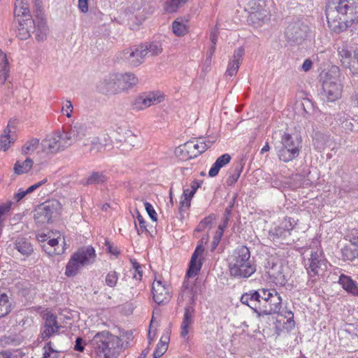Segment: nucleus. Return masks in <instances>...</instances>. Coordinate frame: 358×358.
I'll list each match as a JSON object with an SVG mask.
<instances>
[{"instance_id": "nucleus-23", "label": "nucleus", "mask_w": 358, "mask_h": 358, "mask_svg": "<svg viewBox=\"0 0 358 358\" xmlns=\"http://www.w3.org/2000/svg\"><path fill=\"white\" fill-rule=\"evenodd\" d=\"M55 212V208L50 203L46 202L38 208L34 217L38 222H49Z\"/></svg>"}, {"instance_id": "nucleus-26", "label": "nucleus", "mask_w": 358, "mask_h": 358, "mask_svg": "<svg viewBox=\"0 0 358 358\" xmlns=\"http://www.w3.org/2000/svg\"><path fill=\"white\" fill-rule=\"evenodd\" d=\"M18 24V36H20L22 40L27 39L30 37L31 34L35 33L36 30V22L34 19L22 21L21 23Z\"/></svg>"}, {"instance_id": "nucleus-57", "label": "nucleus", "mask_w": 358, "mask_h": 358, "mask_svg": "<svg viewBox=\"0 0 358 358\" xmlns=\"http://www.w3.org/2000/svg\"><path fill=\"white\" fill-rule=\"evenodd\" d=\"M144 206H145V210H146L148 214L149 215L150 217L151 218V220L152 221H157V213L155 212L154 208L152 207V206L147 201L144 203Z\"/></svg>"}, {"instance_id": "nucleus-43", "label": "nucleus", "mask_w": 358, "mask_h": 358, "mask_svg": "<svg viewBox=\"0 0 358 358\" xmlns=\"http://www.w3.org/2000/svg\"><path fill=\"white\" fill-rule=\"evenodd\" d=\"M10 129H8V126L4 129L3 134L0 136V145L1 148L3 150V151H6L10 147V143L14 142V138H12L10 136Z\"/></svg>"}, {"instance_id": "nucleus-6", "label": "nucleus", "mask_w": 358, "mask_h": 358, "mask_svg": "<svg viewBox=\"0 0 358 358\" xmlns=\"http://www.w3.org/2000/svg\"><path fill=\"white\" fill-rule=\"evenodd\" d=\"M281 136L282 147L278 151V157L281 161L288 162L296 158L302 147V138L296 134H287L284 132Z\"/></svg>"}, {"instance_id": "nucleus-33", "label": "nucleus", "mask_w": 358, "mask_h": 358, "mask_svg": "<svg viewBox=\"0 0 358 358\" xmlns=\"http://www.w3.org/2000/svg\"><path fill=\"white\" fill-rule=\"evenodd\" d=\"M230 160L231 156L229 154H224L219 157L210 168L208 172L209 176L212 178L216 176L220 169L229 163Z\"/></svg>"}, {"instance_id": "nucleus-18", "label": "nucleus", "mask_w": 358, "mask_h": 358, "mask_svg": "<svg viewBox=\"0 0 358 358\" xmlns=\"http://www.w3.org/2000/svg\"><path fill=\"white\" fill-rule=\"evenodd\" d=\"M270 282L279 286L285 285L287 282L283 273L282 264L278 259L275 262L272 259V266L270 267Z\"/></svg>"}, {"instance_id": "nucleus-50", "label": "nucleus", "mask_w": 358, "mask_h": 358, "mask_svg": "<svg viewBox=\"0 0 358 358\" xmlns=\"http://www.w3.org/2000/svg\"><path fill=\"white\" fill-rule=\"evenodd\" d=\"M189 189L183 190V194L180 201V211L188 209L190 206V201L192 196L188 194Z\"/></svg>"}, {"instance_id": "nucleus-42", "label": "nucleus", "mask_w": 358, "mask_h": 358, "mask_svg": "<svg viewBox=\"0 0 358 358\" xmlns=\"http://www.w3.org/2000/svg\"><path fill=\"white\" fill-rule=\"evenodd\" d=\"M123 137V141L128 148L131 149L134 147H136L140 143L139 138L130 130L126 131Z\"/></svg>"}, {"instance_id": "nucleus-61", "label": "nucleus", "mask_w": 358, "mask_h": 358, "mask_svg": "<svg viewBox=\"0 0 358 358\" xmlns=\"http://www.w3.org/2000/svg\"><path fill=\"white\" fill-rule=\"evenodd\" d=\"M48 181L47 178H44L43 180H42L41 181L33 185H31L29 187H28L26 190H25V194H30L31 192H33L34 190H36V189H38V187H40L41 186H42L43 185H44L45 183H46Z\"/></svg>"}, {"instance_id": "nucleus-10", "label": "nucleus", "mask_w": 358, "mask_h": 358, "mask_svg": "<svg viewBox=\"0 0 358 358\" xmlns=\"http://www.w3.org/2000/svg\"><path fill=\"white\" fill-rule=\"evenodd\" d=\"M152 294L155 302L159 305L166 303L171 299L169 286L159 280H155L152 283Z\"/></svg>"}, {"instance_id": "nucleus-59", "label": "nucleus", "mask_w": 358, "mask_h": 358, "mask_svg": "<svg viewBox=\"0 0 358 358\" xmlns=\"http://www.w3.org/2000/svg\"><path fill=\"white\" fill-rule=\"evenodd\" d=\"M342 127L346 131H352L354 129V122L353 120L352 119H346L341 123Z\"/></svg>"}, {"instance_id": "nucleus-3", "label": "nucleus", "mask_w": 358, "mask_h": 358, "mask_svg": "<svg viewBox=\"0 0 358 358\" xmlns=\"http://www.w3.org/2000/svg\"><path fill=\"white\" fill-rule=\"evenodd\" d=\"M270 292V315L274 325L275 334L280 336L281 333L285 332L286 324H291L293 314L291 311L282 309V299L275 289Z\"/></svg>"}, {"instance_id": "nucleus-60", "label": "nucleus", "mask_w": 358, "mask_h": 358, "mask_svg": "<svg viewBox=\"0 0 358 358\" xmlns=\"http://www.w3.org/2000/svg\"><path fill=\"white\" fill-rule=\"evenodd\" d=\"M105 245L106 247V251L113 255L117 256L120 252L117 248L114 247L108 240L105 241Z\"/></svg>"}, {"instance_id": "nucleus-64", "label": "nucleus", "mask_w": 358, "mask_h": 358, "mask_svg": "<svg viewBox=\"0 0 358 358\" xmlns=\"http://www.w3.org/2000/svg\"><path fill=\"white\" fill-rule=\"evenodd\" d=\"M222 236V231H217L215 236L213 238V241L212 243V250H214L216 247L218 245L221 238Z\"/></svg>"}, {"instance_id": "nucleus-29", "label": "nucleus", "mask_w": 358, "mask_h": 358, "mask_svg": "<svg viewBox=\"0 0 358 358\" xmlns=\"http://www.w3.org/2000/svg\"><path fill=\"white\" fill-rule=\"evenodd\" d=\"M330 140V136L327 134L317 131L313 137V145L317 151L322 152L328 145Z\"/></svg>"}, {"instance_id": "nucleus-52", "label": "nucleus", "mask_w": 358, "mask_h": 358, "mask_svg": "<svg viewBox=\"0 0 358 358\" xmlns=\"http://www.w3.org/2000/svg\"><path fill=\"white\" fill-rule=\"evenodd\" d=\"M106 149V143H101L96 138H94L91 143L90 152V154L94 155Z\"/></svg>"}, {"instance_id": "nucleus-51", "label": "nucleus", "mask_w": 358, "mask_h": 358, "mask_svg": "<svg viewBox=\"0 0 358 358\" xmlns=\"http://www.w3.org/2000/svg\"><path fill=\"white\" fill-rule=\"evenodd\" d=\"M76 140L71 135V131L64 132V134H60V143L64 146V150L71 145Z\"/></svg>"}, {"instance_id": "nucleus-38", "label": "nucleus", "mask_w": 358, "mask_h": 358, "mask_svg": "<svg viewBox=\"0 0 358 358\" xmlns=\"http://www.w3.org/2000/svg\"><path fill=\"white\" fill-rule=\"evenodd\" d=\"M70 130L71 131L72 136L74 137L76 141H78L86 136L87 128L85 124L80 122H76L73 127H71Z\"/></svg>"}, {"instance_id": "nucleus-7", "label": "nucleus", "mask_w": 358, "mask_h": 358, "mask_svg": "<svg viewBox=\"0 0 358 358\" xmlns=\"http://www.w3.org/2000/svg\"><path fill=\"white\" fill-rule=\"evenodd\" d=\"M339 76L340 71L336 66L332 67L325 75L322 84V94L329 101H334L341 96L342 85Z\"/></svg>"}, {"instance_id": "nucleus-14", "label": "nucleus", "mask_w": 358, "mask_h": 358, "mask_svg": "<svg viewBox=\"0 0 358 358\" xmlns=\"http://www.w3.org/2000/svg\"><path fill=\"white\" fill-rule=\"evenodd\" d=\"M204 240V238H201L200 241L201 243L197 245L194 253L192 255L189 268L187 271V276L189 278L196 276L201 268L203 263L201 259H199V257L202 255L204 251V248L202 245V243Z\"/></svg>"}, {"instance_id": "nucleus-44", "label": "nucleus", "mask_w": 358, "mask_h": 358, "mask_svg": "<svg viewBox=\"0 0 358 358\" xmlns=\"http://www.w3.org/2000/svg\"><path fill=\"white\" fill-rule=\"evenodd\" d=\"M242 171V166L240 164H237L234 166L231 170L229 171V177L227 179V182L229 185H232L240 177L241 173Z\"/></svg>"}, {"instance_id": "nucleus-36", "label": "nucleus", "mask_w": 358, "mask_h": 358, "mask_svg": "<svg viewBox=\"0 0 358 358\" xmlns=\"http://www.w3.org/2000/svg\"><path fill=\"white\" fill-rule=\"evenodd\" d=\"M266 14L265 11L262 10H255L251 11L248 16V21L253 24L255 26H261L265 20Z\"/></svg>"}, {"instance_id": "nucleus-28", "label": "nucleus", "mask_w": 358, "mask_h": 358, "mask_svg": "<svg viewBox=\"0 0 358 358\" xmlns=\"http://www.w3.org/2000/svg\"><path fill=\"white\" fill-rule=\"evenodd\" d=\"M144 57H155L160 55L163 51L162 43L159 41L146 43L141 45Z\"/></svg>"}, {"instance_id": "nucleus-13", "label": "nucleus", "mask_w": 358, "mask_h": 358, "mask_svg": "<svg viewBox=\"0 0 358 358\" xmlns=\"http://www.w3.org/2000/svg\"><path fill=\"white\" fill-rule=\"evenodd\" d=\"M209 147L205 138H199L196 141L185 143L182 146L181 150L185 151L189 158H193L204 152Z\"/></svg>"}, {"instance_id": "nucleus-41", "label": "nucleus", "mask_w": 358, "mask_h": 358, "mask_svg": "<svg viewBox=\"0 0 358 358\" xmlns=\"http://www.w3.org/2000/svg\"><path fill=\"white\" fill-rule=\"evenodd\" d=\"M239 1L247 2L245 9L250 13L255 10H262L266 6L265 0H239Z\"/></svg>"}, {"instance_id": "nucleus-48", "label": "nucleus", "mask_w": 358, "mask_h": 358, "mask_svg": "<svg viewBox=\"0 0 358 358\" xmlns=\"http://www.w3.org/2000/svg\"><path fill=\"white\" fill-rule=\"evenodd\" d=\"M172 29L174 34L178 36H184L187 31L186 25L178 20L172 23Z\"/></svg>"}, {"instance_id": "nucleus-17", "label": "nucleus", "mask_w": 358, "mask_h": 358, "mask_svg": "<svg viewBox=\"0 0 358 358\" xmlns=\"http://www.w3.org/2000/svg\"><path fill=\"white\" fill-rule=\"evenodd\" d=\"M163 95L156 93H150L137 97L134 102V108L138 110H143L152 105L161 103L164 100Z\"/></svg>"}, {"instance_id": "nucleus-58", "label": "nucleus", "mask_w": 358, "mask_h": 358, "mask_svg": "<svg viewBox=\"0 0 358 358\" xmlns=\"http://www.w3.org/2000/svg\"><path fill=\"white\" fill-rule=\"evenodd\" d=\"M73 110V106L71 102L69 100L66 101L64 105L62 106V111L64 114H65L68 117H71V114Z\"/></svg>"}, {"instance_id": "nucleus-49", "label": "nucleus", "mask_w": 358, "mask_h": 358, "mask_svg": "<svg viewBox=\"0 0 358 358\" xmlns=\"http://www.w3.org/2000/svg\"><path fill=\"white\" fill-rule=\"evenodd\" d=\"M215 219V216L213 214H210L208 216L206 217L203 219L197 225L194 231H203L206 228L210 227L213 220Z\"/></svg>"}, {"instance_id": "nucleus-16", "label": "nucleus", "mask_w": 358, "mask_h": 358, "mask_svg": "<svg viewBox=\"0 0 358 358\" xmlns=\"http://www.w3.org/2000/svg\"><path fill=\"white\" fill-rule=\"evenodd\" d=\"M60 133L52 134L47 136L41 142L43 152L46 154H55L64 150V146L60 143Z\"/></svg>"}, {"instance_id": "nucleus-63", "label": "nucleus", "mask_w": 358, "mask_h": 358, "mask_svg": "<svg viewBox=\"0 0 358 358\" xmlns=\"http://www.w3.org/2000/svg\"><path fill=\"white\" fill-rule=\"evenodd\" d=\"M84 348V341L82 338L78 337L76 340L74 350L78 352H83Z\"/></svg>"}, {"instance_id": "nucleus-34", "label": "nucleus", "mask_w": 358, "mask_h": 358, "mask_svg": "<svg viewBox=\"0 0 358 358\" xmlns=\"http://www.w3.org/2000/svg\"><path fill=\"white\" fill-rule=\"evenodd\" d=\"M34 162L31 158H27L24 161H17L14 165V172L17 175L27 173L31 169Z\"/></svg>"}, {"instance_id": "nucleus-22", "label": "nucleus", "mask_w": 358, "mask_h": 358, "mask_svg": "<svg viewBox=\"0 0 358 358\" xmlns=\"http://www.w3.org/2000/svg\"><path fill=\"white\" fill-rule=\"evenodd\" d=\"M245 50L242 47H240L235 50L232 59L229 61L225 73L226 76L232 77L237 73L240 64L242 62Z\"/></svg>"}, {"instance_id": "nucleus-2", "label": "nucleus", "mask_w": 358, "mask_h": 358, "mask_svg": "<svg viewBox=\"0 0 358 358\" xmlns=\"http://www.w3.org/2000/svg\"><path fill=\"white\" fill-rule=\"evenodd\" d=\"M230 275L234 278H249L256 271V266L250 259V252L244 245L237 248L229 257Z\"/></svg>"}, {"instance_id": "nucleus-11", "label": "nucleus", "mask_w": 358, "mask_h": 358, "mask_svg": "<svg viewBox=\"0 0 358 358\" xmlns=\"http://www.w3.org/2000/svg\"><path fill=\"white\" fill-rule=\"evenodd\" d=\"M118 57L134 67L141 64L145 58L141 46L127 48L119 53Z\"/></svg>"}, {"instance_id": "nucleus-55", "label": "nucleus", "mask_w": 358, "mask_h": 358, "mask_svg": "<svg viewBox=\"0 0 358 358\" xmlns=\"http://www.w3.org/2000/svg\"><path fill=\"white\" fill-rule=\"evenodd\" d=\"M345 239L349 241L348 243L358 245V230L356 229H352L345 236Z\"/></svg>"}, {"instance_id": "nucleus-35", "label": "nucleus", "mask_w": 358, "mask_h": 358, "mask_svg": "<svg viewBox=\"0 0 358 358\" xmlns=\"http://www.w3.org/2000/svg\"><path fill=\"white\" fill-rule=\"evenodd\" d=\"M10 68L6 54L0 50V80L3 83L8 77Z\"/></svg>"}, {"instance_id": "nucleus-21", "label": "nucleus", "mask_w": 358, "mask_h": 358, "mask_svg": "<svg viewBox=\"0 0 358 358\" xmlns=\"http://www.w3.org/2000/svg\"><path fill=\"white\" fill-rule=\"evenodd\" d=\"M14 15L17 23L33 19L30 13L27 0H16L15 3Z\"/></svg>"}, {"instance_id": "nucleus-8", "label": "nucleus", "mask_w": 358, "mask_h": 358, "mask_svg": "<svg viewBox=\"0 0 358 358\" xmlns=\"http://www.w3.org/2000/svg\"><path fill=\"white\" fill-rule=\"evenodd\" d=\"M309 27L300 20L291 22L287 27L285 35L290 45H298L306 39Z\"/></svg>"}, {"instance_id": "nucleus-20", "label": "nucleus", "mask_w": 358, "mask_h": 358, "mask_svg": "<svg viewBox=\"0 0 358 358\" xmlns=\"http://www.w3.org/2000/svg\"><path fill=\"white\" fill-rule=\"evenodd\" d=\"M321 254L322 252L319 248L312 250L310 252V257L308 258V262L306 263L308 273L310 277H315L319 274Z\"/></svg>"}, {"instance_id": "nucleus-56", "label": "nucleus", "mask_w": 358, "mask_h": 358, "mask_svg": "<svg viewBox=\"0 0 358 358\" xmlns=\"http://www.w3.org/2000/svg\"><path fill=\"white\" fill-rule=\"evenodd\" d=\"M183 287H185L183 290L184 294H190V304L194 305L196 299V292L194 291L193 287L189 288L187 285H185V282L183 284Z\"/></svg>"}, {"instance_id": "nucleus-4", "label": "nucleus", "mask_w": 358, "mask_h": 358, "mask_svg": "<svg viewBox=\"0 0 358 358\" xmlns=\"http://www.w3.org/2000/svg\"><path fill=\"white\" fill-rule=\"evenodd\" d=\"M91 343L99 352L103 355L104 358L116 357L123 348L122 339L108 331L96 334Z\"/></svg>"}, {"instance_id": "nucleus-25", "label": "nucleus", "mask_w": 358, "mask_h": 358, "mask_svg": "<svg viewBox=\"0 0 358 358\" xmlns=\"http://www.w3.org/2000/svg\"><path fill=\"white\" fill-rule=\"evenodd\" d=\"M194 311V309L192 306H186L185 308L183 320L181 324L180 333L181 336L183 338H185L187 336L189 329L193 324Z\"/></svg>"}, {"instance_id": "nucleus-45", "label": "nucleus", "mask_w": 358, "mask_h": 358, "mask_svg": "<svg viewBox=\"0 0 358 358\" xmlns=\"http://www.w3.org/2000/svg\"><path fill=\"white\" fill-rule=\"evenodd\" d=\"M10 305L8 296L0 293V318L7 315L10 310Z\"/></svg>"}, {"instance_id": "nucleus-54", "label": "nucleus", "mask_w": 358, "mask_h": 358, "mask_svg": "<svg viewBox=\"0 0 358 358\" xmlns=\"http://www.w3.org/2000/svg\"><path fill=\"white\" fill-rule=\"evenodd\" d=\"M168 343L166 341H160L153 353L154 358H159L167 350Z\"/></svg>"}, {"instance_id": "nucleus-24", "label": "nucleus", "mask_w": 358, "mask_h": 358, "mask_svg": "<svg viewBox=\"0 0 358 358\" xmlns=\"http://www.w3.org/2000/svg\"><path fill=\"white\" fill-rule=\"evenodd\" d=\"M14 248L22 255L29 257L34 252V248L29 238L19 236L14 241Z\"/></svg>"}, {"instance_id": "nucleus-27", "label": "nucleus", "mask_w": 358, "mask_h": 358, "mask_svg": "<svg viewBox=\"0 0 358 358\" xmlns=\"http://www.w3.org/2000/svg\"><path fill=\"white\" fill-rule=\"evenodd\" d=\"M338 282L348 293L358 296V284L351 277L342 274L339 277Z\"/></svg>"}, {"instance_id": "nucleus-15", "label": "nucleus", "mask_w": 358, "mask_h": 358, "mask_svg": "<svg viewBox=\"0 0 358 358\" xmlns=\"http://www.w3.org/2000/svg\"><path fill=\"white\" fill-rule=\"evenodd\" d=\"M115 73L109 74L101 80L97 88L99 91L105 94H117L120 93L117 85V81Z\"/></svg>"}, {"instance_id": "nucleus-53", "label": "nucleus", "mask_w": 358, "mask_h": 358, "mask_svg": "<svg viewBox=\"0 0 358 358\" xmlns=\"http://www.w3.org/2000/svg\"><path fill=\"white\" fill-rule=\"evenodd\" d=\"M346 68L350 69L353 74H358V50L354 51L352 59Z\"/></svg>"}, {"instance_id": "nucleus-40", "label": "nucleus", "mask_w": 358, "mask_h": 358, "mask_svg": "<svg viewBox=\"0 0 358 358\" xmlns=\"http://www.w3.org/2000/svg\"><path fill=\"white\" fill-rule=\"evenodd\" d=\"M39 145V139L36 138H32L27 141L22 147L21 152L24 155L32 154Z\"/></svg>"}, {"instance_id": "nucleus-9", "label": "nucleus", "mask_w": 358, "mask_h": 358, "mask_svg": "<svg viewBox=\"0 0 358 358\" xmlns=\"http://www.w3.org/2000/svg\"><path fill=\"white\" fill-rule=\"evenodd\" d=\"M266 291L264 289H262L263 296H261L259 292L245 293L242 295L241 301L253 309L259 315H268L266 306L268 300V294H266Z\"/></svg>"}, {"instance_id": "nucleus-39", "label": "nucleus", "mask_w": 358, "mask_h": 358, "mask_svg": "<svg viewBox=\"0 0 358 358\" xmlns=\"http://www.w3.org/2000/svg\"><path fill=\"white\" fill-rule=\"evenodd\" d=\"M106 176L102 172L94 171L89 176L84 184L87 185L101 184L106 182Z\"/></svg>"}, {"instance_id": "nucleus-19", "label": "nucleus", "mask_w": 358, "mask_h": 358, "mask_svg": "<svg viewBox=\"0 0 358 358\" xmlns=\"http://www.w3.org/2000/svg\"><path fill=\"white\" fill-rule=\"evenodd\" d=\"M115 74L120 93L134 87L138 83V78L133 73Z\"/></svg>"}, {"instance_id": "nucleus-46", "label": "nucleus", "mask_w": 358, "mask_h": 358, "mask_svg": "<svg viewBox=\"0 0 358 358\" xmlns=\"http://www.w3.org/2000/svg\"><path fill=\"white\" fill-rule=\"evenodd\" d=\"M338 52L343 65L347 67L352 57L351 52L345 46L338 48Z\"/></svg>"}, {"instance_id": "nucleus-32", "label": "nucleus", "mask_w": 358, "mask_h": 358, "mask_svg": "<svg viewBox=\"0 0 358 358\" xmlns=\"http://www.w3.org/2000/svg\"><path fill=\"white\" fill-rule=\"evenodd\" d=\"M341 254L344 261H353L358 257V245L347 243L341 248Z\"/></svg>"}, {"instance_id": "nucleus-62", "label": "nucleus", "mask_w": 358, "mask_h": 358, "mask_svg": "<svg viewBox=\"0 0 358 358\" xmlns=\"http://www.w3.org/2000/svg\"><path fill=\"white\" fill-rule=\"evenodd\" d=\"M137 220L138 222V224L140 226V229H138V233L140 234L141 233H143V231H148L145 226V222L143 217L142 215H140V213L138 212L137 215Z\"/></svg>"}, {"instance_id": "nucleus-1", "label": "nucleus", "mask_w": 358, "mask_h": 358, "mask_svg": "<svg viewBox=\"0 0 358 358\" xmlns=\"http://www.w3.org/2000/svg\"><path fill=\"white\" fill-rule=\"evenodd\" d=\"M330 29L340 33L358 23V0H333L326 8Z\"/></svg>"}, {"instance_id": "nucleus-37", "label": "nucleus", "mask_w": 358, "mask_h": 358, "mask_svg": "<svg viewBox=\"0 0 358 358\" xmlns=\"http://www.w3.org/2000/svg\"><path fill=\"white\" fill-rule=\"evenodd\" d=\"M188 0H164V9L166 12L172 13L176 12L185 5Z\"/></svg>"}, {"instance_id": "nucleus-5", "label": "nucleus", "mask_w": 358, "mask_h": 358, "mask_svg": "<svg viewBox=\"0 0 358 358\" xmlns=\"http://www.w3.org/2000/svg\"><path fill=\"white\" fill-rule=\"evenodd\" d=\"M96 255L92 246L83 247L74 252L66 266L65 274L75 276L79 271L95 262Z\"/></svg>"}, {"instance_id": "nucleus-30", "label": "nucleus", "mask_w": 358, "mask_h": 358, "mask_svg": "<svg viewBox=\"0 0 358 358\" xmlns=\"http://www.w3.org/2000/svg\"><path fill=\"white\" fill-rule=\"evenodd\" d=\"M36 22V38L38 41H43L48 33V27L46 21L42 17H39V13L34 20Z\"/></svg>"}, {"instance_id": "nucleus-31", "label": "nucleus", "mask_w": 358, "mask_h": 358, "mask_svg": "<svg viewBox=\"0 0 358 358\" xmlns=\"http://www.w3.org/2000/svg\"><path fill=\"white\" fill-rule=\"evenodd\" d=\"M294 228L292 219L285 218L280 224L275 229L273 236L277 238L286 236L287 234H289V231Z\"/></svg>"}, {"instance_id": "nucleus-47", "label": "nucleus", "mask_w": 358, "mask_h": 358, "mask_svg": "<svg viewBox=\"0 0 358 358\" xmlns=\"http://www.w3.org/2000/svg\"><path fill=\"white\" fill-rule=\"evenodd\" d=\"M118 279V273L115 271H110L107 273L105 282L107 286L113 288L117 285Z\"/></svg>"}, {"instance_id": "nucleus-12", "label": "nucleus", "mask_w": 358, "mask_h": 358, "mask_svg": "<svg viewBox=\"0 0 358 358\" xmlns=\"http://www.w3.org/2000/svg\"><path fill=\"white\" fill-rule=\"evenodd\" d=\"M61 328L62 326L58 324L56 315L52 313L46 314L44 324L41 328V339L43 341L48 339L57 334Z\"/></svg>"}]
</instances>
